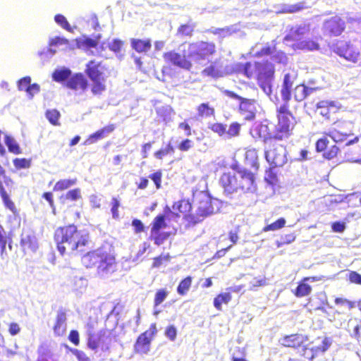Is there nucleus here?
<instances>
[{
	"label": "nucleus",
	"mask_w": 361,
	"mask_h": 361,
	"mask_svg": "<svg viewBox=\"0 0 361 361\" xmlns=\"http://www.w3.org/2000/svg\"><path fill=\"white\" fill-rule=\"evenodd\" d=\"M277 123L274 132H270L267 124L259 123L252 131V136L264 142L272 140L282 141L290 138L297 125V120L287 104H283L276 110Z\"/></svg>",
	"instance_id": "obj_1"
},
{
	"label": "nucleus",
	"mask_w": 361,
	"mask_h": 361,
	"mask_svg": "<svg viewBox=\"0 0 361 361\" xmlns=\"http://www.w3.org/2000/svg\"><path fill=\"white\" fill-rule=\"evenodd\" d=\"M54 240L61 255L68 251L74 255L82 254L90 248L92 243L89 233L79 230L73 224L58 227Z\"/></svg>",
	"instance_id": "obj_2"
},
{
	"label": "nucleus",
	"mask_w": 361,
	"mask_h": 361,
	"mask_svg": "<svg viewBox=\"0 0 361 361\" xmlns=\"http://www.w3.org/2000/svg\"><path fill=\"white\" fill-rule=\"evenodd\" d=\"M231 168L233 172H224L219 179L224 192L227 194L254 192L257 189L255 173L238 165H232Z\"/></svg>",
	"instance_id": "obj_3"
},
{
	"label": "nucleus",
	"mask_w": 361,
	"mask_h": 361,
	"mask_svg": "<svg viewBox=\"0 0 361 361\" xmlns=\"http://www.w3.org/2000/svg\"><path fill=\"white\" fill-rule=\"evenodd\" d=\"M234 71L243 74L249 79L256 80L258 85L264 91L271 90V83L274 78L275 67L268 59L257 61H247L245 63H238Z\"/></svg>",
	"instance_id": "obj_4"
},
{
	"label": "nucleus",
	"mask_w": 361,
	"mask_h": 361,
	"mask_svg": "<svg viewBox=\"0 0 361 361\" xmlns=\"http://www.w3.org/2000/svg\"><path fill=\"white\" fill-rule=\"evenodd\" d=\"M82 264L87 269L96 267L97 273L102 277H108L117 271L115 255L110 249L99 247L87 252L81 258Z\"/></svg>",
	"instance_id": "obj_5"
},
{
	"label": "nucleus",
	"mask_w": 361,
	"mask_h": 361,
	"mask_svg": "<svg viewBox=\"0 0 361 361\" xmlns=\"http://www.w3.org/2000/svg\"><path fill=\"white\" fill-rule=\"evenodd\" d=\"M343 122H340L336 120L334 122L332 127L328 132L323 133V137L318 139L315 143V149L317 152H322V156L326 159H332L337 157L339 152V148L333 145L328 148L329 140L328 137H331L335 142H341L344 140L348 133L342 130Z\"/></svg>",
	"instance_id": "obj_6"
},
{
	"label": "nucleus",
	"mask_w": 361,
	"mask_h": 361,
	"mask_svg": "<svg viewBox=\"0 0 361 361\" xmlns=\"http://www.w3.org/2000/svg\"><path fill=\"white\" fill-rule=\"evenodd\" d=\"M104 69V67L101 61L90 60L86 64L85 73L92 82L90 90L92 94L95 96L101 95L106 89Z\"/></svg>",
	"instance_id": "obj_7"
},
{
	"label": "nucleus",
	"mask_w": 361,
	"mask_h": 361,
	"mask_svg": "<svg viewBox=\"0 0 361 361\" xmlns=\"http://www.w3.org/2000/svg\"><path fill=\"white\" fill-rule=\"evenodd\" d=\"M171 214H173L171 209L166 207L164 213L157 215L150 224L149 239L157 246L162 245L171 236V232L161 231L167 227L166 219H169Z\"/></svg>",
	"instance_id": "obj_8"
},
{
	"label": "nucleus",
	"mask_w": 361,
	"mask_h": 361,
	"mask_svg": "<svg viewBox=\"0 0 361 361\" xmlns=\"http://www.w3.org/2000/svg\"><path fill=\"white\" fill-rule=\"evenodd\" d=\"M188 56L192 61H204L216 53V46L214 42L199 40L188 44Z\"/></svg>",
	"instance_id": "obj_9"
},
{
	"label": "nucleus",
	"mask_w": 361,
	"mask_h": 361,
	"mask_svg": "<svg viewBox=\"0 0 361 361\" xmlns=\"http://www.w3.org/2000/svg\"><path fill=\"white\" fill-rule=\"evenodd\" d=\"M214 200L206 194H202L197 202V207L195 213L192 216H186V223L188 226H195L207 216L213 214L214 212Z\"/></svg>",
	"instance_id": "obj_10"
},
{
	"label": "nucleus",
	"mask_w": 361,
	"mask_h": 361,
	"mask_svg": "<svg viewBox=\"0 0 361 361\" xmlns=\"http://www.w3.org/2000/svg\"><path fill=\"white\" fill-rule=\"evenodd\" d=\"M333 51L346 61L356 63L360 59V52L350 41L338 40L332 47Z\"/></svg>",
	"instance_id": "obj_11"
},
{
	"label": "nucleus",
	"mask_w": 361,
	"mask_h": 361,
	"mask_svg": "<svg viewBox=\"0 0 361 361\" xmlns=\"http://www.w3.org/2000/svg\"><path fill=\"white\" fill-rule=\"evenodd\" d=\"M157 333V325L153 323L147 330L137 336L134 344V353L140 355L147 354L150 350L151 342Z\"/></svg>",
	"instance_id": "obj_12"
},
{
	"label": "nucleus",
	"mask_w": 361,
	"mask_h": 361,
	"mask_svg": "<svg viewBox=\"0 0 361 361\" xmlns=\"http://www.w3.org/2000/svg\"><path fill=\"white\" fill-rule=\"evenodd\" d=\"M331 345V339L328 337H324L322 339L321 345L313 346L310 348H303L302 352L298 355L297 357L289 358L288 361H312L314 357L326 352Z\"/></svg>",
	"instance_id": "obj_13"
},
{
	"label": "nucleus",
	"mask_w": 361,
	"mask_h": 361,
	"mask_svg": "<svg viewBox=\"0 0 361 361\" xmlns=\"http://www.w3.org/2000/svg\"><path fill=\"white\" fill-rule=\"evenodd\" d=\"M163 58L166 63L186 71H190L192 67V60L188 56V49H183L182 53L176 52L174 50L165 52L163 54Z\"/></svg>",
	"instance_id": "obj_14"
},
{
	"label": "nucleus",
	"mask_w": 361,
	"mask_h": 361,
	"mask_svg": "<svg viewBox=\"0 0 361 361\" xmlns=\"http://www.w3.org/2000/svg\"><path fill=\"white\" fill-rule=\"evenodd\" d=\"M264 156L272 167H282L286 162V149L282 145L274 144L265 150Z\"/></svg>",
	"instance_id": "obj_15"
},
{
	"label": "nucleus",
	"mask_w": 361,
	"mask_h": 361,
	"mask_svg": "<svg viewBox=\"0 0 361 361\" xmlns=\"http://www.w3.org/2000/svg\"><path fill=\"white\" fill-rule=\"evenodd\" d=\"M341 105L332 100H322L316 104V112L326 121L335 120L341 112Z\"/></svg>",
	"instance_id": "obj_16"
},
{
	"label": "nucleus",
	"mask_w": 361,
	"mask_h": 361,
	"mask_svg": "<svg viewBox=\"0 0 361 361\" xmlns=\"http://www.w3.org/2000/svg\"><path fill=\"white\" fill-rule=\"evenodd\" d=\"M345 27V20L338 15L326 19L323 23L324 32L330 37L341 35Z\"/></svg>",
	"instance_id": "obj_17"
},
{
	"label": "nucleus",
	"mask_w": 361,
	"mask_h": 361,
	"mask_svg": "<svg viewBox=\"0 0 361 361\" xmlns=\"http://www.w3.org/2000/svg\"><path fill=\"white\" fill-rule=\"evenodd\" d=\"M307 341L308 336L307 335L295 333L283 336L279 339V343L283 347L298 349L305 348Z\"/></svg>",
	"instance_id": "obj_18"
},
{
	"label": "nucleus",
	"mask_w": 361,
	"mask_h": 361,
	"mask_svg": "<svg viewBox=\"0 0 361 361\" xmlns=\"http://www.w3.org/2000/svg\"><path fill=\"white\" fill-rule=\"evenodd\" d=\"M323 279V276H313L302 278L298 283L296 288L292 291L296 298H304L311 294L312 291V286L308 283L309 281L315 282Z\"/></svg>",
	"instance_id": "obj_19"
},
{
	"label": "nucleus",
	"mask_w": 361,
	"mask_h": 361,
	"mask_svg": "<svg viewBox=\"0 0 361 361\" xmlns=\"http://www.w3.org/2000/svg\"><path fill=\"white\" fill-rule=\"evenodd\" d=\"M257 102L254 99L245 98L240 102L238 111L245 121H253L256 117Z\"/></svg>",
	"instance_id": "obj_20"
},
{
	"label": "nucleus",
	"mask_w": 361,
	"mask_h": 361,
	"mask_svg": "<svg viewBox=\"0 0 361 361\" xmlns=\"http://www.w3.org/2000/svg\"><path fill=\"white\" fill-rule=\"evenodd\" d=\"M67 311L61 307L57 311L55 321L52 327L55 336L61 337L65 335L67 329Z\"/></svg>",
	"instance_id": "obj_21"
},
{
	"label": "nucleus",
	"mask_w": 361,
	"mask_h": 361,
	"mask_svg": "<svg viewBox=\"0 0 361 361\" xmlns=\"http://www.w3.org/2000/svg\"><path fill=\"white\" fill-rule=\"evenodd\" d=\"M88 81L81 73H75L71 76L66 83V86L71 90L85 91L88 87Z\"/></svg>",
	"instance_id": "obj_22"
},
{
	"label": "nucleus",
	"mask_w": 361,
	"mask_h": 361,
	"mask_svg": "<svg viewBox=\"0 0 361 361\" xmlns=\"http://www.w3.org/2000/svg\"><path fill=\"white\" fill-rule=\"evenodd\" d=\"M172 208L175 212H173V214H171V216L179 217L180 214H183V219L185 221L187 216L192 215V214L190 213L192 210V204L188 200H180L178 202H175L172 205Z\"/></svg>",
	"instance_id": "obj_23"
},
{
	"label": "nucleus",
	"mask_w": 361,
	"mask_h": 361,
	"mask_svg": "<svg viewBox=\"0 0 361 361\" xmlns=\"http://www.w3.org/2000/svg\"><path fill=\"white\" fill-rule=\"evenodd\" d=\"M224 74L223 65L219 60L212 62L208 66L205 67L202 75L212 78H219L223 77Z\"/></svg>",
	"instance_id": "obj_24"
},
{
	"label": "nucleus",
	"mask_w": 361,
	"mask_h": 361,
	"mask_svg": "<svg viewBox=\"0 0 361 361\" xmlns=\"http://www.w3.org/2000/svg\"><path fill=\"white\" fill-rule=\"evenodd\" d=\"M276 14L294 13L300 12L306 8L305 1L297 2L293 4H283L274 6Z\"/></svg>",
	"instance_id": "obj_25"
},
{
	"label": "nucleus",
	"mask_w": 361,
	"mask_h": 361,
	"mask_svg": "<svg viewBox=\"0 0 361 361\" xmlns=\"http://www.w3.org/2000/svg\"><path fill=\"white\" fill-rule=\"evenodd\" d=\"M310 31L309 25H299L295 27H292L288 35L284 37L287 42H293L294 43L300 40V37L304 35Z\"/></svg>",
	"instance_id": "obj_26"
},
{
	"label": "nucleus",
	"mask_w": 361,
	"mask_h": 361,
	"mask_svg": "<svg viewBox=\"0 0 361 361\" xmlns=\"http://www.w3.org/2000/svg\"><path fill=\"white\" fill-rule=\"evenodd\" d=\"M293 47L295 49L313 51L319 50L320 49V45L317 39H307L293 43Z\"/></svg>",
	"instance_id": "obj_27"
},
{
	"label": "nucleus",
	"mask_w": 361,
	"mask_h": 361,
	"mask_svg": "<svg viewBox=\"0 0 361 361\" xmlns=\"http://www.w3.org/2000/svg\"><path fill=\"white\" fill-rule=\"evenodd\" d=\"M0 196L4 206L8 209L15 216H19V212L15 203L11 200L4 186L2 180H0Z\"/></svg>",
	"instance_id": "obj_28"
},
{
	"label": "nucleus",
	"mask_w": 361,
	"mask_h": 361,
	"mask_svg": "<svg viewBox=\"0 0 361 361\" xmlns=\"http://www.w3.org/2000/svg\"><path fill=\"white\" fill-rule=\"evenodd\" d=\"M0 196L4 206L8 209L15 216H19V212L15 203L11 200L4 186L2 180H0Z\"/></svg>",
	"instance_id": "obj_29"
},
{
	"label": "nucleus",
	"mask_w": 361,
	"mask_h": 361,
	"mask_svg": "<svg viewBox=\"0 0 361 361\" xmlns=\"http://www.w3.org/2000/svg\"><path fill=\"white\" fill-rule=\"evenodd\" d=\"M115 128L116 126L114 124L107 125L89 135L87 141L90 143H94L97 140L104 138L107 134L112 133Z\"/></svg>",
	"instance_id": "obj_30"
},
{
	"label": "nucleus",
	"mask_w": 361,
	"mask_h": 361,
	"mask_svg": "<svg viewBox=\"0 0 361 361\" xmlns=\"http://www.w3.org/2000/svg\"><path fill=\"white\" fill-rule=\"evenodd\" d=\"M132 48L138 53L147 52L152 47L149 39H141L133 38L130 39Z\"/></svg>",
	"instance_id": "obj_31"
},
{
	"label": "nucleus",
	"mask_w": 361,
	"mask_h": 361,
	"mask_svg": "<svg viewBox=\"0 0 361 361\" xmlns=\"http://www.w3.org/2000/svg\"><path fill=\"white\" fill-rule=\"evenodd\" d=\"M12 238V233L6 231L4 226L0 223V251L1 255L6 252L7 244L11 248Z\"/></svg>",
	"instance_id": "obj_32"
},
{
	"label": "nucleus",
	"mask_w": 361,
	"mask_h": 361,
	"mask_svg": "<svg viewBox=\"0 0 361 361\" xmlns=\"http://www.w3.org/2000/svg\"><path fill=\"white\" fill-rule=\"evenodd\" d=\"M293 82L290 80V75L288 74L285 75L283 85L281 90V94L282 99L284 101L283 104H287L289 106L288 102L291 97V87Z\"/></svg>",
	"instance_id": "obj_33"
},
{
	"label": "nucleus",
	"mask_w": 361,
	"mask_h": 361,
	"mask_svg": "<svg viewBox=\"0 0 361 361\" xmlns=\"http://www.w3.org/2000/svg\"><path fill=\"white\" fill-rule=\"evenodd\" d=\"M313 89L309 88L304 84H300L295 86L293 90V94L294 99L297 102L303 101L311 92H312Z\"/></svg>",
	"instance_id": "obj_34"
},
{
	"label": "nucleus",
	"mask_w": 361,
	"mask_h": 361,
	"mask_svg": "<svg viewBox=\"0 0 361 361\" xmlns=\"http://www.w3.org/2000/svg\"><path fill=\"white\" fill-rule=\"evenodd\" d=\"M82 198L81 190L80 188H74L68 191L66 193L59 197L61 203L66 204L68 202H74Z\"/></svg>",
	"instance_id": "obj_35"
},
{
	"label": "nucleus",
	"mask_w": 361,
	"mask_h": 361,
	"mask_svg": "<svg viewBox=\"0 0 361 361\" xmlns=\"http://www.w3.org/2000/svg\"><path fill=\"white\" fill-rule=\"evenodd\" d=\"M245 161L255 171L259 168L257 151L255 149H250L245 152Z\"/></svg>",
	"instance_id": "obj_36"
},
{
	"label": "nucleus",
	"mask_w": 361,
	"mask_h": 361,
	"mask_svg": "<svg viewBox=\"0 0 361 361\" xmlns=\"http://www.w3.org/2000/svg\"><path fill=\"white\" fill-rule=\"evenodd\" d=\"M195 23L190 20L188 23L181 24L177 29V35L191 37L193 35Z\"/></svg>",
	"instance_id": "obj_37"
},
{
	"label": "nucleus",
	"mask_w": 361,
	"mask_h": 361,
	"mask_svg": "<svg viewBox=\"0 0 361 361\" xmlns=\"http://www.w3.org/2000/svg\"><path fill=\"white\" fill-rule=\"evenodd\" d=\"M197 116L200 118H208L214 116L215 109L208 102L202 103L197 106Z\"/></svg>",
	"instance_id": "obj_38"
},
{
	"label": "nucleus",
	"mask_w": 361,
	"mask_h": 361,
	"mask_svg": "<svg viewBox=\"0 0 361 361\" xmlns=\"http://www.w3.org/2000/svg\"><path fill=\"white\" fill-rule=\"evenodd\" d=\"M230 293H221L216 295L214 299V306L217 310H222V304H227L231 300Z\"/></svg>",
	"instance_id": "obj_39"
},
{
	"label": "nucleus",
	"mask_w": 361,
	"mask_h": 361,
	"mask_svg": "<svg viewBox=\"0 0 361 361\" xmlns=\"http://www.w3.org/2000/svg\"><path fill=\"white\" fill-rule=\"evenodd\" d=\"M77 183L76 178L73 179H60L54 185V191H63L67 190Z\"/></svg>",
	"instance_id": "obj_40"
},
{
	"label": "nucleus",
	"mask_w": 361,
	"mask_h": 361,
	"mask_svg": "<svg viewBox=\"0 0 361 361\" xmlns=\"http://www.w3.org/2000/svg\"><path fill=\"white\" fill-rule=\"evenodd\" d=\"M192 282V277L190 276H188L183 279H182L178 287H177V293L180 295H185L189 291Z\"/></svg>",
	"instance_id": "obj_41"
},
{
	"label": "nucleus",
	"mask_w": 361,
	"mask_h": 361,
	"mask_svg": "<svg viewBox=\"0 0 361 361\" xmlns=\"http://www.w3.org/2000/svg\"><path fill=\"white\" fill-rule=\"evenodd\" d=\"M4 141L10 152L14 154H20L22 153V150L19 145L13 137L9 135H6Z\"/></svg>",
	"instance_id": "obj_42"
},
{
	"label": "nucleus",
	"mask_w": 361,
	"mask_h": 361,
	"mask_svg": "<svg viewBox=\"0 0 361 361\" xmlns=\"http://www.w3.org/2000/svg\"><path fill=\"white\" fill-rule=\"evenodd\" d=\"M286 219L283 217L278 219L274 222L267 224L263 227V232L275 231L283 228L286 225Z\"/></svg>",
	"instance_id": "obj_43"
},
{
	"label": "nucleus",
	"mask_w": 361,
	"mask_h": 361,
	"mask_svg": "<svg viewBox=\"0 0 361 361\" xmlns=\"http://www.w3.org/2000/svg\"><path fill=\"white\" fill-rule=\"evenodd\" d=\"M13 164L17 170L29 169L32 165V159L16 158L13 160Z\"/></svg>",
	"instance_id": "obj_44"
},
{
	"label": "nucleus",
	"mask_w": 361,
	"mask_h": 361,
	"mask_svg": "<svg viewBox=\"0 0 361 361\" xmlns=\"http://www.w3.org/2000/svg\"><path fill=\"white\" fill-rule=\"evenodd\" d=\"M169 291L166 288L158 289L154 295V307L159 306L167 298Z\"/></svg>",
	"instance_id": "obj_45"
},
{
	"label": "nucleus",
	"mask_w": 361,
	"mask_h": 361,
	"mask_svg": "<svg viewBox=\"0 0 361 361\" xmlns=\"http://www.w3.org/2000/svg\"><path fill=\"white\" fill-rule=\"evenodd\" d=\"M71 74L69 69L56 70L53 74V80L56 82H63L67 80Z\"/></svg>",
	"instance_id": "obj_46"
},
{
	"label": "nucleus",
	"mask_w": 361,
	"mask_h": 361,
	"mask_svg": "<svg viewBox=\"0 0 361 361\" xmlns=\"http://www.w3.org/2000/svg\"><path fill=\"white\" fill-rule=\"evenodd\" d=\"M175 152L173 146L171 143H168L166 147L161 148L154 153L156 159L161 160L169 154H173Z\"/></svg>",
	"instance_id": "obj_47"
},
{
	"label": "nucleus",
	"mask_w": 361,
	"mask_h": 361,
	"mask_svg": "<svg viewBox=\"0 0 361 361\" xmlns=\"http://www.w3.org/2000/svg\"><path fill=\"white\" fill-rule=\"evenodd\" d=\"M271 63L285 65L288 62V57L283 51H275L271 56Z\"/></svg>",
	"instance_id": "obj_48"
},
{
	"label": "nucleus",
	"mask_w": 361,
	"mask_h": 361,
	"mask_svg": "<svg viewBox=\"0 0 361 361\" xmlns=\"http://www.w3.org/2000/svg\"><path fill=\"white\" fill-rule=\"evenodd\" d=\"M60 116V112L56 109H49L46 111L47 118L54 126L60 125V123L59 122Z\"/></svg>",
	"instance_id": "obj_49"
},
{
	"label": "nucleus",
	"mask_w": 361,
	"mask_h": 361,
	"mask_svg": "<svg viewBox=\"0 0 361 361\" xmlns=\"http://www.w3.org/2000/svg\"><path fill=\"white\" fill-rule=\"evenodd\" d=\"M276 49V44L274 45H266L263 47L260 50L257 51L255 54L256 57L262 58L267 56H271L275 52Z\"/></svg>",
	"instance_id": "obj_50"
},
{
	"label": "nucleus",
	"mask_w": 361,
	"mask_h": 361,
	"mask_svg": "<svg viewBox=\"0 0 361 361\" xmlns=\"http://www.w3.org/2000/svg\"><path fill=\"white\" fill-rule=\"evenodd\" d=\"M275 167H270L266 171L265 180L271 185H274L278 183V177L276 173L274 171Z\"/></svg>",
	"instance_id": "obj_51"
},
{
	"label": "nucleus",
	"mask_w": 361,
	"mask_h": 361,
	"mask_svg": "<svg viewBox=\"0 0 361 361\" xmlns=\"http://www.w3.org/2000/svg\"><path fill=\"white\" fill-rule=\"evenodd\" d=\"M241 125L238 122H233L230 124L228 129L226 130L228 137H234L240 135Z\"/></svg>",
	"instance_id": "obj_52"
},
{
	"label": "nucleus",
	"mask_w": 361,
	"mask_h": 361,
	"mask_svg": "<svg viewBox=\"0 0 361 361\" xmlns=\"http://www.w3.org/2000/svg\"><path fill=\"white\" fill-rule=\"evenodd\" d=\"M87 345L88 348L96 350L99 346V338H97L93 333H89L87 340Z\"/></svg>",
	"instance_id": "obj_53"
},
{
	"label": "nucleus",
	"mask_w": 361,
	"mask_h": 361,
	"mask_svg": "<svg viewBox=\"0 0 361 361\" xmlns=\"http://www.w3.org/2000/svg\"><path fill=\"white\" fill-rule=\"evenodd\" d=\"M54 20L57 24H59L61 27H63L66 30H67L68 32L72 31V28H71L69 23L68 22L66 17L64 16H63L62 14H56L54 16Z\"/></svg>",
	"instance_id": "obj_54"
},
{
	"label": "nucleus",
	"mask_w": 361,
	"mask_h": 361,
	"mask_svg": "<svg viewBox=\"0 0 361 361\" xmlns=\"http://www.w3.org/2000/svg\"><path fill=\"white\" fill-rule=\"evenodd\" d=\"M124 44V42L119 39H114L110 43L108 44V48L111 51L117 54L121 52L122 47Z\"/></svg>",
	"instance_id": "obj_55"
},
{
	"label": "nucleus",
	"mask_w": 361,
	"mask_h": 361,
	"mask_svg": "<svg viewBox=\"0 0 361 361\" xmlns=\"http://www.w3.org/2000/svg\"><path fill=\"white\" fill-rule=\"evenodd\" d=\"M162 171L158 170L149 176V178L154 182L157 189L161 188V180H162Z\"/></svg>",
	"instance_id": "obj_56"
},
{
	"label": "nucleus",
	"mask_w": 361,
	"mask_h": 361,
	"mask_svg": "<svg viewBox=\"0 0 361 361\" xmlns=\"http://www.w3.org/2000/svg\"><path fill=\"white\" fill-rule=\"evenodd\" d=\"M295 240V235L293 233L281 235L280 241L276 242L277 247L284 245L285 244H290Z\"/></svg>",
	"instance_id": "obj_57"
},
{
	"label": "nucleus",
	"mask_w": 361,
	"mask_h": 361,
	"mask_svg": "<svg viewBox=\"0 0 361 361\" xmlns=\"http://www.w3.org/2000/svg\"><path fill=\"white\" fill-rule=\"evenodd\" d=\"M42 197L49 203V207L51 208L52 213L56 214V209L54 203L53 193L51 192H45L42 195Z\"/></svg>",
	"instance_id": "obj_58"
},
{
	"label": "nucleus",
	"mask_w": 361,
	"mask_h": 361,
	"mask_svg": "<svg viewBox=\"0 0 361 361\" xmlns=\"http://www.w3.org/2000/svg\"><path fill=\"white\" fill-rule=\"evenodd\" d=\"M170 255H160L156 257L153 258L152 267L158 268L162 265L164 262H168L170 260Z\"/></svg>",
	"instance_id": "obj_59"
},
{
	"label": "nucleus",
	"mask_w": 361,
	"mask_h": 361,
	"mask_svg": "<svg viewBox=\"0 0 361 361\" xmlns=\"http://www.w3.org/2000/svg\"><path fill=\"white\" fill-rule=\"evenodd\" d=\"M210 129L220 136L226 135V125L221 123H214L210 126Z\"/></svg>",
	"instance_id": "obj_60"
},
{
	"label": "nucleus",
	"mask_w": 361,
	"mask_h": 361,
	"mask_svg": "<svg viewBox=\"0 0 361 361\" xmlns=\"http://www.w3.org/2000/svg\"><path fill=\"white\" fill-rule=\"evenodd\" d=\"M193 145V142L191 140L185 138L178 145L177 147L181 152H187L190 149Z\"/></svg>",
	"instance_id": "obj_61"
},
{
	"label": "nucleus",
	"mask_w": 361,
	"mask_h": 361,
	"mask_svg": "<svg viewBox=\"0 0 361 361\" xmlns=\"http://www.w3.org/2000/svg\"><path fill=\"white\" fill-rule=\"evenodd\" d=\"M111 212L112 214V217L114 219H116L119 217L118 207H120V202L117 198L113 197L111 199Z\"/></svg>",
	"instance_id": "obj_62"
},
{
	"label": "nucleus",
	"mask_w": 361,
	"mask_h": 361,
	"mask_svg": "<svg viewBox=\"0 0 361 361\" xmlns=\"http://www.w3.org/2000/svg\"><path fill=\"white\" fill-rule=\"evenodd\" d=\"M71 352L76 357L78 361H91L88 355L82 350L73 349L71 350Z\"/></svg>",
	"instance_id": "obj_63"
},
{
	"label": "nucleus",
	"mask_w": 361,
	"mask_h": 361,
	"mask_svg": "<svg viewBox=\"0 0 361 361\" xmlns=\"http://www.w3.org/2000/svg\"><path fill=\"white\" fill-rule=\"evenodd\" d=\"M348 280L351 283L361 285V274L355 271H351L348 274Z\"/></svg>",
	"instance_id": "obj_64"
}]
</instances>
